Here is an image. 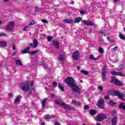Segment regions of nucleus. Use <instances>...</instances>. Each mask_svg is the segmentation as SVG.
Instances as JSON below:
<instances>
[{
  "mask_svg": "<svg viewBox=\"0 0 125 125\" xmlns=\"http://www.w3.org/2000/svg\"><path fill=\"white\" fill-rule=\"evenodd\" d=\"M9 96L10 97H12V96H13V94H12L11 93H9Z\"/></svg>",
  "mask_w": 125,
  "mask_h": 125,
  "instance_id": "obj_53",
  "label": "nucleus"
},
{
  "mask_svg": "<svg viewBox=\"0 0 125 125\" xmlns=\"http://www.w3.org/2000/svg\"><path fill=\"white\" fill-rule=\"evenodd\" d=\"M73 92H76V93H80L81 91V89H80V87L77 85V84L75 83L74 85H72L71 87Z\"/></svg>",
  "mask_w": 125,
  "mask_h": 125,
  "instance_id": "obj_8",
  "label": "nucleus"
},
{
  "mask_svg": "<svg viewBox=\"0 0 125 125\" xmlns=\"http://www.w3.org/2000/svg\"><path fill=\"white\" fill-rule=\"evenodd\" d=\"M89 109V106L88 105H84V110H88Z\"/></svg>",
  "mask_w": 125,
  "mask_h": 125,
  "instance_id": "obj_41",
  "label": "nucleus"
},
{
  "mask_svg": "<svg viewBox=\"0 0 125 125\" xmlns=\"http://www.w3.org/2000/svg\"><path fill=\"white\" fill-rule=\"evenodd\" d=\"M114 114H116L115 110H113V111H111V115L114 116Z\"/></svg>",
  "mask_w": 125,
  "mask_h": 125,
  "instance_id": "obj_48",
  "label": "nucleus"
},
{
  "mask_svg": "<svg viewBox=\"0 0 125 125\" xmlns=\"http://www.w3.org/2000/svg\"><path fill=\"white\" fill-rule=\"evenodd\" d=\"M76 104H77V106H81V102H80V101H77V102H76Z\"/></svg>",
  "mask_w": 125,
  "mask_h": 125,
  "instance_id": "obj_46",
  "label": "nucleus"
},
{
  "mask_svg": "<svg viewBox=\"0 0 125 125\" xmlns=\"http://www.w3.org/2000/svg\"><path fill=\"white\" fill-rule=\"evenodd\" d=\"M82 20L83 18L82 17L76 18L74 21V23H80V22H81V21H82Z\"/></svg>",
  "mask_w": 125,
  "mask_h": 125,
  "instance_id": "obj_17",
  "label": "nucleus"
},
{
  "mask_svg": "<svg viewBox=\"0 0 125 125\" xmlns=\"http://www.w3.org/2000/svg\"><path fill=\"white\" fill-rule=\"evenodd\" d=\"M115 104H116V103H115V102H113V101H109V102L108 103V104L109 106H114V105H115Z\"/></svg>",
  "mask_w": 125,
  "mask_h": 125,
  "instance_id": "obj_30",
  "label": "nucleus"
},
{
  "mask_svg": "<svg viewBox=\"0 0 125 125\" xmlns=\"http://www.w3.org/2000/svg\"><path fill=\"white\" fill-rule=\"evenodd\" d=\"M15 42H17V41H15Z\"/></svg>",
  "mask_w": 125,
  "mask_h": 125,
  "instance_id": "obj_63",
  "label": "nucleus"
},
{
  "mask_svg": "<svg viewBox=\"0 0 125 125\" xmlns=\"http://www.w3.org/2000/svg\"><path fill=\"white\" fill-rule=\"evenodd\" d=\"M59 60H60V61H63V60H64V55L59 56Z\"/></svg>",
  "mask_w": 125,
  "mask_h": 125,
  "instance_id": "obj_34",
  "label": "nucleus"
},
{
  "mask_svg": "<svg viewBox=\"0 0 125 125\" xmlns=\"http://www.w3.org/2000/svg\"><path fill=\"white\" fill-rule=\"evenodd\" d=\"M47 40L49 42H50V41H51V40H52V37L50 36H48L47 37Z\"/></svg>",
  "mask_w": 125,
  "mask_h": 125,
  "instance_id": "obj_40",
  "label": "nucleus"
},
{
  "mask_svg": "<svg viewBox=\"0 0 125 125\" xmlns=\"http://www.w3.org/2000/svg\"><path fill=\"white\" fill-rule=\"evenodd\" d=\"M2 23V21H1L0 20V25H1Z\"/></svg>",
  "mask_w": 125,
  "mask_h": 125,
  "instance_id": "obj_60",
  "label": "nucleus"
},
{
  "mask_svg": "<svg viewBox=\"0 0 125 125\" xmlns=\"http://www.w3.org/2000/svg\"><path fill=\"white\" fill-rule=\"evenodd\" d=\"M15 25V22L10 21L8 22V24L6 25L5 29L7 31H12L14 28Z\"/></svg>",
  "mask_w": 125,
  "mask_h": 125,
  "instance_id": "obj_6",
  "label": "nucleus"
},
{
  "mask_svg": "<svg viewBox=\"0 0 125 125\" xmlns=\"http://www.w3.org/2000/svg\"><path fill=\"white\" fill-rule=\"evenodd\" d=\"M118 46H115L113 48V51H117V49H118Z\"/></svg>",
  "mask_w": 125,
  "mask_h": 125,
  "instance_id": "obj_42",
  "label": "nucleus"
},
{
  "mask_svg": "<svg viewBox=\"0 0 125 125\" xmlns=\"http://www.w3.org/2000/svg\"><path fill=\"white\" fill-rule=\"evenodd\" d=\"M110 74L113 76H119L120 77H124V76L122 72H118L115 71H110Z\"/></svg>",
  "mask_w": 125,
  "mask_h": 125,
  "instance_id": "obj_12",
  "label": "nucleus"
},
{
  "mask_svg": "<svg viewBox=\"0 0 125 125\" xmlns=\"http://www.w3.org/2000/svg\"><path fill=\"white\" fill-rule=\"evenodd\" d=\"M33 25H35V21H31L29 23V24L28 25L29 26H33Z\"/></svg>",
  "mask_w": 125,
  "mask_h": 125,
  "instance_id": "obj_39",
  "label": "nucleus"
},
{
  "mask_svg": "<svg viewBox=\"0 0 125 125\" xmlns=\"http://www.w3.org/2000/svg\"><path fill=\"white\" fill-rule=\"evenodd\" d=\"M106 118V115H105L104 113H100L97 116V120L99 122H101L104 120H105Z\"/></svg>",
  "mask_w": 125,
  "mask_h": 125,
  "instance_id": "obj_10",
  "label": "nucleus"
},
{
  "mask_svg": "<svg viewBox=\"0 0 125 125\" xmlns=\"http://www.w3.org/2000/svg\"><path fill=\"white\" fill-rule=\"evenodd\" d=\"M118 122V117L117 115L114 116L111 120L112 125H117V123Z\"/></svg>",
  "mask_w": 125,
  "mask_h": 125,
  "instance_id": "obj_14",
  "label": "nucleus"
},
{
  "mask_svg": "<svg viewBox=\"0 0 125 125\" xmlns=\"http://www.w3.org/2000/svg\"><path fill=\"white\" fill-rule=\"evenodd\" d=\"M99 89L100 90H103V87L102 86H99Z\"/></svg>",
  "mask_w": 125,
  "mask_h": 125,
  "instance_id": "obj_50",
  "label": "nucleus"
},
{
  "mask_svg": "<svg viewBox=\"0 0 125 125\" xmlns=\"http://www.w3.org/2000/svg\"><path fill=\"white\" fill-rule=\"evenodd\" d=\"M89 59L91 60H97V58H95L94 56H93V55H90Z\"/></svg>",
  "mask_w": 125,
  "mask_h": 125,
  "instance_id": "obj_31",
  "label": "nucleus"
},
{
  "mask_svg": "<svg viewBox=\"0 0 125 125\" xmlns=\"http://www.w3.org/2000/svg\"><path fill=\"white\" fill-rule=\"evenodd\" d=\"M99 52H100V53H104V50L103 49V48L102 47H100L99 48Z\"/></svg>",
  "mask_w": 125,
  "mask_h": 125,
  "instance_id": "obj_35",
  "label": "nucleus"
},
{
  "mask_svg": "<svg viewBox=\"0 0 125 125\" xmlns=\"http://www.w3.org/2000/svg\"><path fill=\"white\" fill-rule=\"evenodd\" d=\"M124 31H125V28H124Z\"/></svg>",
  "mask_w": 125,
  "mask_h": 125,
  "instance_id": "obj_64",
  "label": "nucleus"
},
{
  "mask_svg": "<svg viewBox=\"0 0 125 125\" xmlns=\"http://www.w3.org/2000/svg\"><path fill=\"white\" fill-rule=\"evenodd\" d=\"M84 13H85V11H84V10L80 11V14H81V15H83V14H84Z\"/></svg>",
  "mask_w": 125,
  "mask_h": 125,
  "instance_id": "obj_43",
  "label": "nucleus"
},
{
  "mask_svg": "<svg viewBox=\"0 0 125 125\" xmlns=\"http://www.w3.org/2000/svg\"><path fill=\"white\" fill-rule=\"evenodd\" d=\"M43 66L44 68H47V64L45 63H43Z\"/></svg>",
  "mask_w": 125,
  "mask_h": 125,
  "instance_id": "obj_47",
  "label": "nucleus"
},
{
  "mask_svg": "<svg viewBox=\"0 0 125 125\" xmlns=\"http://www.w3.org/2000/svg\"><path fill=\"white\" fill-rule=\"evenodd\" d=\"M90 114L91 115V116H94V115H96V110H94L93 109L91 110L90 111Z\"/></svg>",
  "mask_w": 125,
  "mask_h": 125,
  "instance_id": "obj_25",
  "label": "nucleus"
},
{
  "mask_svg": "<svg viewBox=\"0 0 125 125\" xmlns=\"http://www.w3.org/2000/svg\"><path fill=\"white\" fill-rule=\"evenodd\" d=\"M109 93L110 95H112V96H118L120 99L125 101V99H124L125 94H121L118 91H110Z\"/></svg>",
  "mask_w": 125,
  "mask_h": 125,
  "instance_id": "obj_2",
  "label": "nucleus"
},
{
  "mask_svg": "<svg viewBox=\"0 0 125 125\" xmlns=\"http://www.w3.org/2000/svg\"><path fill=\"white\" fill-rule=\"evenodd\" d=\"M58 86L59 87V88H60V89H61V90H62V91H64V87L61 85V83H59L58 84Z\"/></svg>",
  "mask_w": 125,
  "mask_h": 125,
  "instance_id": "obj_27",
  "label": "nucleus"
},
{
  "mask_svg": "<svg viewBox=\"0 0 125 125\" xmlns=\"http://www.w3.org/2000/svg\"><path fill=\"white\" fill-rule=\"evenodd\" d=\"M101 34L104 35V36H107V31H104L103 30L101 32Z\"/></svg>",
  "mask_w": 125,
  "mask_h": 125,
  "instance_id": "obj_36",
  "label": "nucleus"
},
{
  "mask_svg": "<svg viewBox=\"0 0 125 125\" xmlns=\"http://www.w3.org/2000/svg\"><path fill=\"white\" fill-rule=\"evenodd\" d=\"M98 107H99L101 109H104L105 108V104H104V100L103 99H101L99 100L98 103L97 104Z\"/></svg>",
  "mask_w": 125,
  "mask_h": 125,
  "instance_id": "obj_9",
  "label": "nucleus"
},
{
  "mask_svg": "<svg viewBox=\"0 0 125 125\" xmlns=\"http://www.w3.org/2000/svg\"><path fill=\"white\" fill-rule=\"evenodd\" d=\"M4 2H7L9 0H3Z\"/></svg>",
  "mask_w": 125,
  "mask_h": 125,
  "instance_id": "obj_56",
  "label": "nucleus"
},
{
  "mask_svg": "<svg viewBox=\"0 0 125 125\" xmlns=\"http://www.w3.org/2000/svg\"><path fill=\"white\" fill-rule=\"evenodd\" d=\"M80 83H83V80H80Z\"/></svg>",
  "mask_w": 125,
  "mask_h": 125,
  "instance_id": "obj_62",
  "label": "nucleus"
},
{
  "mask_svg": "<svg viewBox=\"0 0 125 125\" xmlns=\"http://www.w3.org/2000/svg\"><path fill=\"white\" fill-rule=\"evenodd\" d=\"M83 23L84 24V25H86L87 26H93V23L91 22L90 21H82Z\"/></svg>",
  "mask_w": 125,
  "mask_h": 125,
  "instance_id": "obj_15",
  "label": "nucleus"
},
{
  "mask_svg": "<svg viewBox=\"0 0 125 125\" xmlns=\"http://www.w3.org/2000/svg\"><path fill=\"white\" fill-rule=\"evenodd\" d=\"M77 69H78V70H80V69H81V67L78 66V67H77Z\"/></svg>",
  "mask_w": 125,
  "mask_h": 125,
  "instance_id": "obj_58",
  "label": "nucleus"
},
{
  "mask_svg": "<svg viewBox=\"0 0 125 125\" xmlns=\"http://www.w3.org/2000/svg\"><path fill=\"white\" fill-rule=\"evenodd\" d=\"M52 44L53 45H54V46H55L56 48H59V43L58 42L56 41H53L52 42Z\"/></svg>",
  "mask_w": 125,
  "mask_h": 125,
  "instance_id": "obj_16",
  "label": "nucleus"
},
{
  "mask_svg": "<svg viewBox=\"0 0 125 125\" xmlns=\"http://www.w3.org/2000/svg\"><path fill=\"white\" fill-rule=\"evenodd\" d=\"M119 0H114V1H115V2H116V1H119Z\"/></svg>",
  "mask_w": 125,
  "mask_h": 125,
  "instance_id": "obj_61",
  "label": "nucleus"
},
{
  "mask_svg": "<svg viewBox=\"0 0 125 125\" xmlns=\"http://www.w3.org/2000/svg\"><path fill=\"white\" fill-rule=\"evenodd\" d=\"M28 28H29V26H25L23 28V31H27V29H28Z\"/></svg>",
  "mask_w": 125,
  "mask_h": 125,
  "instance_id": "obj_44",
  "label": "nucleus"
},
{
  "mask_svg": "<svg viewBox=\"0 0 125 125\" xmlns=\"http://www.w3.org/2000/svg\"><path fill=\"white\" fill-rule=\"evenodd\" d=\"M107 73V66L104 65L102 72V80L104 82L106 81V74Z\"/></svg>",
  "mask_w": 125,
  "mask_h": 125,
  "instance_id": "obj_7",
  "label": "nucleus"
},
{
  "mask_svg": "<svg viewBox=\"0 0 125 125\" xmlns=\"http://www.w3.org/2000/svg\"><path fill=\"white\" fill-rule=\"evenodd\" d=\"M117 79L116 77H112L111 78V83H115L116 81H117Z\"/></svg>",
  "mask_w": 125,
  "mask_h": 125,
  "instance_id": "obj_29",
  "label": "nucleus"
},
{
  "mask_svg": "<svg viewBox=\"0 0 125 125\" xmlns=\"http://www.w3.org/2000/svg\"><path fill=\"white\" fill-rule=\"evenodd\" d=\"M107 41L108 42H114V41H111V39H110V37H107Z\"/></svg>",
  "mask_w": 125,
  "mask_h": 125,
  "instance_id": "obj_51",
  "label": "nucleus"
},
{
  "mask_svg": "<svg viewBox=\"0 0 125 125\" xmlns=\"http://www.w3.org/2000/svg\"><path fill=\"white\" fill-rule=\"evenodd\" d=\"M44 118H45V119H46L47 120H50V119H51V117L48 114L45 115L44 116Z\"/></svg>",
  "mask_w": 125,
  "mask_h": 125,
  "instance_id": "obj_33",
  "label": "nucleus"
},
{
  "mask_svg": "<svg viewBox=\"0 0 125 125\" xmlns=\"http://www.w3.org/2000/svg\"><path fill=\"white\" fill-rule=\"evenodd\" d=\"M16 65H19V66H23V64L21 62V61L19 60H16L15 61Z\"/></svg>",
  "mask_w": 125,
  "mask_h": 125,
  "instance_id": "obj_20",
  "label": "nucleus"
},
{
  "mask_svg": "<svg viewBox=\"0 0 125 125\" xmlns=\"http://www.w3.org/2000/svg\"><path fill=\"white\" fill-rule=\"evenodd\" d=\"M55 102L57 105H60L61 106H62V107H64V108H65V109H70V110L73 109L74 111H76V108H74L73 107H72V108H70V106L69 105L65 104V103L62 101L56 100Z\"/></svg>",
  "mask_w": 125,
  "mask_h": 125,
  "instance_id": "obj_4",
  "label": "nucleus"
},
{
  "mask_svg": "<svg viewBox=\"0 0 125 125\" xmlns=\"http://www.w3.org/2000/svg\"><path fill=\"white\" fill-rule=\"evenodd\" d=\"M47 102V99L45 98L42 101V108L43 109V108H44L45 106V104L46 103V102Z\"/></svg>",
  "mask_w": 125,
  "mask_h": 125,
  "instance_id": "obj_21",
  "label": "nucleus"
},
{
  "mask_svg": "<svg viewBox=\"0 0 125 125\" xmlns=\"http://www.w3.org/2000/svg\"><path fill=\"white\" fill-rule=\"evenodd\" d=\"M34 81L31 82V85H29V82L25 83L22 84L21 88L22 90L24 91H30V90H34Z\"/></svg>",
  "mask_w": 125,
  "mask_h": 125,
  "instance_id": "obj_1",
  "label": "nucleus"
},
{
  "mask_svg": "<svg viewBox=\"0 0 125 125\" xmlns=\"http://www.w3.org/2000/svg\"><path fill=\"white\" fill-rule=\"evenodd\" d=\"M0 46L1 47H5L6 43L5 42H0Z\"/></svg>",
  "mask_w": 125,
  "mask_h": 125,
  "instance_id": "obj_26",
  "label": "nucleus"
},
{
  "mask_svg": "<svg viewBox=\"0 0 125 125\" xmlns=\"http://www.w3.org/2000/svg\"><path fill=\"white\" fill-rule=\"evenodd\" d=\"M63 21L65 23H67V24H71L73 22L72 19H64Z\"/></svg>",
  "mask_w": 125,
  "mask_h": 125,
  "instance_id": "obj_18",
  "label": "nucleus"
},
{
  "mask_svg": "<svg viewBox=\"0 0 125 125\" xmlns=\"http://www.w3.org/2000/svg\"><path fill=\"white\" fill-rule=\"evenodd\" d=\"M53 87H56L57 86V82H54L52 83Z\"/></svg>",
  "mask_w": 125,
  "mask_h": 125,
  "instance_id": "obj_37",
  "label": "nucleus"
},
{
  "mask_svg": "<svg viewBox=\"0 0 125 125\" xmlns=\"http://www.w3.org/2000/svg\"><path fill=\"white\" fill-rule=\"evenodd\" d=\"M12 49H13L14 50H15V45H12Z\"/></svg>",
  "mask_w": 125,
  "mask_h": 125,
  "instance_id": "obj_54",
  "label": "nucleus"
},
{
  "mask_svg": "<svg viewBox=\"0 0 125 125\" xmlns=\"http://www.w3.org/2000/svg\"><path fill=\"white\" fill-rule=\"evenodd\" d=\"M21 98H22V96L20 95L17 97L14 102L15 103H18V102L20 101V99H21Z\"/></svg>",
  "mask_w": 125,
  "mask_h": 125,
  "instance_id": "obj_22",
  "label": "nucleus"
},
{
  "mask_svg": "<svg viewBox=\"0 0 125 125\" xmlns=\"http://www.w3.org/2000/svg\"><path fill=\"white\" fill-rule=\"evenodd\" d=\"M39 44V42L37 41L36 39H34L33 40V43H31L30 44V46L32 47V48H36L37 46H38Z\"/></svg>",
  "mask_w": 125,
  "mask_h": 125,
  "instance_id": "obj_13",
  "label": "nucleus"
},
{
  "mask_svg": "<svg viewBox=\"0 0 125 125\" xmlns=\"http://www.w3.org/2000/svg\"><path fill=\"white\" fill-rule=\"evenodd\" d=\"M72 58L74 60H78L80 58V51L76 50L72 55Z\"/></svg>",
  "mask_w": 125,
  "mask_h": 125,
  "instance_id": "obj_11",
  "label": "nucleus"
},
{
  "mask_svg": "<svg viewBox=\"0 0 125 125\" xmlns=\"http://www.w3.org/2000/svg\"><path fill=\"white\" fill-rule=\"evenodd\" d=\"M35 12H37L38 11V7H36L35 8Z\"/></svg>",
  "mask_w": 125,
  "mask_h": 125,
  "instance_id": "obj_55",
  "label": "nucleus"
},
{
  "mask_svg": "<svg viewBox=\"0 0 125 125\" xmlns=\"http://www.w3.org/2000/svg\"><path fill=\"white\" fill-rule=\"evenodd\" d=\"M72 104L75 105V104H77V101H76V100H72Z\"/></svg>",
  "mask_w": 125,
  "mask_h": 125,
  "instance_id": "obj_45",
  "label": "nucleus"
},
{
  "mask_svg": "<svg viewBox=\"0 0 125 125\" xmlns=\"http://www.w3.org/2000/svg\"><path fill=\"white\" fill-rule=\"evenodd\" d=\"M31 47L30 46H28L26 47L24 50H21V54H25V53H29V54H32V55H35L36 53H38L39 52V50H35L33 52H29V49H30Z\"/></svg>",
  "mask_w": 125,
  "mask_h": 125,
  "instance_id": "obj_5",
  "label": "nucleus"
},
{
  "mask_svg": "<svg viewBox=\"0 0 125 125\" xmlns=\"http://www.w3.org/2000/svg\"><path fill=\"white\" fill-rule=\"evenodd\" d=\"M119 38L121 39V40H123V41H125V35L122 33L119 32Z\"/></svg>",
  "mask_w": 125,
  "mask_h": 125,
  "instance_id": "obj_24",
  "label": "nucleus"
},
{
  "mask_svg": "<svg viewBox=\"0 0 125 125\" xmlns=\"http://www.w3.org/2000/svg\"><path fill=\"white\" fill-rule=\"evenodd\" d=\"M114 83L116 85H119V86L123 85V83L121 82L120 81L118 80L115 81Z\"/></svg>",
  "mask_w": 125,
  "mask_h": 125,
  "instance_id": "obj_23",
  "label": "nucleus"
},
{
  "mask_svg": "<svg viewBox=\"0 0 125 125\" xmlns=\"http://www.w3.org/2000/svg\"><path fill=\"white\" fill-rule=\"evenodd\" d=\"M119 108H121V109H123V110L125 112V103H121L120 104V105H119Z\"/></svg>",
  "mask_w": 125,
  "mask_h": 125,
  "instance_id": "obj_19",
  "label": "nucleus"
},
{
  "mask_svg": "<svg viewBox=\"0 0 125 125\" xmlns=\"http://www.w3.org/2000/svg\"><path fill=\"white\" fill-rule=\"evenodd\" d=\"M0 37H7V34L3 33V32H0Z\"/></svg>",
  "mask_w": 125,
  "mask_h": 125,
  "instance_id": "obj_32",
  "label": "nucleus"
},
{
  "mask_svg": "<svg viewBox=\"0 0 125 125\" xmlns=\"http://www.w3.org/2000/svg\"><path fill=\"white\" fill-rule=\"evenodd\" d=\"M54 125H61V124L58 122H56L54 123Z\"/></svg>",
  "mask_w": 125,
  "mask_h": 125,
  "instance_id": "obj_52",
  "label": "nucleus"
},
{
  "mask_svg": "<svg viewBox=\"0 0 125 125\" xmlns=\"http://www.w3.org/2000/svg\"><path fill=\"white\" fill-rule=\"evenodd\" d=\"M81 73L83 74L84 75H88V71L84 70H81Z\"/></svg>",
  "mask_w": 125,
  "mask_h": 125,
  "instance_id": "obj_28",
  "label": "nucleus"
},
{
  "mask_svg": "<svg viewBox=\"0 0 125 125\" xmlns=\"http://www.w3.org/2000/svg\"><path fill=\"white\" fill-rule=\"evenodd\" d=\"M42 23H43L44 24L48 23V21H47V20H42Z\"/></svg>",
  "mask_w": 125,
  "mask_h": 125,
  "instance_id": "obj_38",
  "label": "nucleus"
},
{
  "mask_svg": "<svg viewBox=\"0 0 125 125\" xmlns=\"http://www.w3.org/2000/svg\"><path fill=\"white\" fill-rule=\"evenodd\" d=\"M97 125H100V123H99V122H98L97 123Z\"/></svg>",
  "mask_w": 125,
  "mask_h": 125,
  "instance_id": "obj_59",
  "label": "nucleus"
},
{
  "mask_svg": "<svg viewBox=\"0 0 125 125\" xmlns=\"http://www.w3.org/2000/svg\"><path fill=\"white\" fill-rule=\"evenodd\" d=\"M45 125V123H44V122H42L41 125Z\"/></svg>",
  "mask_w": 125,
  "mask_h": 125,
  "instance_id": "obj_57",
  "label": "nucleus"
},
{
  "mask_svg": "<svg viewBox=\"0 0 125 125\" xmlns=\"http://www.w3.org/2000/svg\"><path fill=\"white\" fill-rule=\"evenodd\" d=\"M105 100H108L109 99V96H104Z\"/></svg>",
  "mask_w": 125,
  "mask_h": 125,
  "instance_id": "obj_49",
  "label": "nucleus"
},
{
  "mask_svg": "<svg viewBox=\"0 0 125 125\" xmlns=\"http://www.w3.org/2000/svg\"><path fill=\"white\" fill-rule=\"evenodd\" d=\"M65 83L66 84H68V86L71 87L73 86V85H75L76 81L72 77H67L65 80Z\"/></svg>",
  "mask_w": 125,
  "mask_h": 125,
  "instance_id": "obj_3",
  "label": "nucleus"
}]
</instances>
